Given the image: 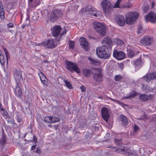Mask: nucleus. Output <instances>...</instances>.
Returning a JSON list of instances; mask_svg holds the SVG:
<instances>
[{
  "instance_id": "dca6fc26",
  "label": "nucleus",
  "mask_w": 156,
  "mask_h": 156,
  "mask_svg": "<svg viewBox=\"0 0 156 156\" xmlns=\"http://www.w3.org/2000/svg\"><path fill=\"white\" fill-rule=\"evenodd\" d=\"M117 153H120L121 154H126L127 153V150L129 149L121 145L120 146H117Z\"/></svg>"
},
{
  "instance_id": "a211bd4d",
  "label": "nucleus",
  "mask_w": 156,
  "mask_h": 156,
  "mask_svg": "<svg viewBox=\"0 0 156 156\" xmlns=\"http://www.w3.org/2000/svg\"><path fill=\"white\" fill-rule=\"evenodd\" d=\"M109 56V54H107L106 51L98 53V57L101 58L106 59L108 58Z\"/></svg>"
},
{
  "instance_id": "a878e982",
  "label": "nucleus",
  "mask_w": 156,
  "mask_h": 156,
  "mask_svg": "<svg viewBox=\"0 0 156 156\" xmlns=\"http://www.w3.org/2000/svg\"><path fill=\"white\" fill-rule=\"evenodd\" d=\"M108 50V48L105 45H103L102 47H98V50L99 52H105Z\"/></svg>"
},
{
  "instance_id": "423d86ee",
  "label": "nucleus",
  "mask_w": 156,
  "mask_h": 156,
  "mask_svg": "<svg viewBox=\"0 0 156 156\" xmlns=\"http://www.w3.org/2000/svg\"><path fill=\"white\" fill-rule=\"evenodd\" d=\"M140 44L144 46H148L152 44L154 41L153 39L147 36L143 37L140 41Z\"/></svg>"
},
{
  "instance_id": "9b49d317",
  "label": "nucleus",
  "mask_w": 156,
  "mask_h": 156,
  "mask_svg": "<svg viewBox=\"0 0 156 156\" xmlns=\"http://www.w3.org/2000/svg\"><path fill=\"white\" fill-rule=\"evenodd\" d=\"M102 116L104 120L107 122L110 117V114L107 108L105 107H103L101 110Z\"/></svg>"
},
{
  "instance_id": "cd10ccee",
  "label": "nucleus",
  "mask_w": 156,
  "mask_h": 156,
  "mask_svg": "<svg viewBox=\"0 0 156 156\" xmlns=\"http://www.w3.org/2000/svg\"><path fill=\"white\" fill-rule=\"evenodd\" d=\"M114 41L117 44L119 45L122 46L124 44L123 41L119 38L115 39Z\"/></svg>"
},
{
  "instance_id": "338daca9",
  "label": "nucleus",
  "mask_w": 156,
  "mask_h": 156,
  "mask_svg": "<svg viewBox=\"0 0 156 156\" xmlns=\"http://www.w3.org/2000/svg\"><path fill=\"white\" fill-rule=\"evenodd\" d=\"M122 0H118L117 1H118V2H120H120H121Z\"/></svg>"
},
{
  "instance_id": "ddd939ff",
  "label": "nucleus",
  "mask_w": 156,
  "mask_h": 156,
  "mask_svg": "<svg viewBox=\"0 0 156 156\" xmlns=\"http://www.w3.org/2000/svg\"><path fill=\"white\" fill-rule=\"evenodd\" d=\"M62 28L59 26H56L52 29V33L53 37H56L60 35Z\"/></svg>"
},
{
  "instance_id": "20e7f679",
  "label": "nucleus",
  "mask_w": 156,
  "mask_h": 156,
  "mask_svg": "<svg viewBox=\"0 0 156 156\" xmlns=\"http://www.w3.org/2000/svg\"><path fill=\"white\" fill-rule=\"evenodd\" d=\"M66 68L71 72L75 71L77 73H80V70L78 67L77 64L71 62H66Z\"/></svg>"
},
{
  "instance_id": "c756f323",
  "label": "nucleus",
  "mask_w": 156,
  "mask_h": 156,
  "mask_svg": "<svg viewBox=\"0 0 156 156\" xmlns=\"http://www.w3.org/2000/svg\"><path fill=\"white\" fill-rule=\"evenodd\" d=\"M122 140V138H121L119 139L116 138L114 140L115 143L116 144L118 145V146H120L121 144Z\"/></svg>"
},
{
  "instance_id": "8fccbe9b",
  "label": "nucleus",
  "mask_w": 156,
  "mask_h": 156,
  "mask_svg": "<svg viewBox=\"0 0 156 156\" xmlns=\"http://www.w3.org/2000/svg\"><path fill=\"white\" fill-rule=\"evenodd\" d=\"M149 9V7L148 6H145L143 8V10L145 12H147Z\"/></svg>"
},
{
  "instance_id": "4be33fe9",
  "label": "nucleus",
  "mask_w": 156,
  "mask_h": 156,
  "mask_svg": "<svg viewBox=\"0 0 156 156\" xmlns=\"http://www.w3.org/2000/svg\"><path fill=\"white\" fill-rule=\"evenodd\" d=\"M126 151L127 153L126 155H130V156H138L135 152L131 151L129 149H127Z\"/></svg>"
},
{
  "instance_id": "603ef678",
  "label": "nucleus",
  "mask_w": 156,
  "mask_h": 156,
  "mask_svg": "<svg viewBox=\"0 0 156 156\" xmlns=\"http://www.w3.org/2000/svg\"><path fill=\"white\" fill-rule=\"evenodd\" d=\"M110 99L112 101H115V102H116L118 104H119L120 105H122L123 103H122L121 102L119 101H118L117 100H115L112 98H110Z\"/></svg>"
},
{
  "instance_id": "49530a36",
  "label": "nucleus",
  "mask_w": 156,
  "mask_h": 156,
  "mask_svg": "<svg viewBox=\"0 0 156 156\" xmlns=\"http://www.w3.org/2000/svg\"><path fill=\"white\" fill-rule=\"evenodd\" d=\"M141 62L140 61V59H137L135 62V64L137 66L140 64Z\"/></svg>"
},
{
  "instance_id": "ea45409f",
  "label": "nucleus",
  "mask_w": 156,
  "mask_h": 156,
  "mask_svg": "<svg viewBox=\"0 0 156 156\" xmlns=\"http://www.w3.org/2000/svg\"><path fill=\"white\" fill-rule=\"evenodd\" d=\"M122 79V77L120 75H116L115 77V80L116 81H119Z\"/></svg>"
},
{
  "instance_id": "7c9ffc66",
  "label": "nucleus",
  "mask_w": 156,
  "mask_h": 156,
  "mask_svg": "<svg viewBox=\"0 0 156 156\" xmlns=\"http://www.w3.org/2000/svg\"><path fill=\"white\" fill-rule=\"evenodd\" d=\"M88 59L90 61V63L92 64V65H96L98 63L97 60L93 58L89 57L88 58Z\"/></svg>"
},
{
  "instance_id": "58836bf2",
  "label": "nucleus",
  "mask_w": 156,
  "mask_h": 156,
  "mask_svg": "<svg viewBox=\"0 0 156 156\" xmlns=\"http://www.w3.org/2000/svg\"><path fill=\"white\" fill-rule=\"evenodd\" d=\"M69 46L70 49H73L74 46V42L73 41H70L69 42Z\"/></svg>"
},
{
  "instance_id": "4468645a",
  "label": "nucleus",
  "mask_w": 156,
  "mask_h": 156,
  "mask_svg": "<svg viewBox=\"0 0 156 156\" xmlns=\"http://www.w3.org/2000/svg\"><path fill=\"white\" fill-rule=\"evenodd\" d=\"M116 21L117 24L121 26H123L125 24V18L122 15H119L116 16Z\"/></svg>"
},
{
  "instance_id": "6ab92c4d",
  "label": "nucleus",
  "mask_w": 156,
  "mask_h": 156,
  "mask_svg": "<svg viewBox=\"0 0 156 156\" xmlns=\"http://www.w3.org/2000/svg\"><path fill=\"white\" fill-rule=\"evenodd\" d=\"M120 119H122V125L124 126H126L128 123V120L126 117L124 115H122Z\"/></svg>"
},
{
  "instance_id": "bf43d9fd",
  "label": "nucleus",
  "mask_w": 156,
  "mask_h": 156,
  "mask_svg": "<svg viewBox=\"0 0 156 156\" xmlns=\"http://www.w3.org/2000/svg\"><path fill=\"white\" fill-rule=\"evenodd\" d=\"M46 79V77H45L44 78V79H40L42 82L43 83H44V82L45 81V80Z\"/></svg>"
},
{
  "instance_id": "1a4fd4ad",
  "label": "nucleus",
  "mask_w": 156,
  "mask_h": 156,
  "mask_svg": "<svg viewBox=\"0 0 156 156\" xmlns=\"http://www.w3.org/2000/svg\"><path fill=\"white\" fill-rule=\"evenodd\" d=\"M79 40L80 44L82 47L85 51H88L89 49V43L86 39L83 37H81L80 38Z\"/></svg>"
},
{
  "instance_id": "9d476101",
  "label": "nucleus",
  "mask_w": 156,
  "mask_h": 156,
  "mask_svg": "<svg viewBox=\"0 0 156 156\" xmlns=\"http://www.w3.org/2000/svg\"><path fill=\"white\" fill-rule=\"evenodd\" d=\"M114 57L119 60L124 58L126 57L125 54L122 51H118L117 50H114L113 53Z\"/></svg>"
},
{
  "instance_id": "680f3d73",
  "label": "nucleus",
  "mask_w": 156,
  "mask_h": 156,
  "mask_svg": "<svg viewBox=\"0 0 156 156\" xmlns=\"http://www.w3.org/2000/svg\"><path fill=\"white\" fill-rule=\"evenodd\" d=\"M120 67V68L122 69H123V65L122 64H120L119 65Z\"/></svg>"
},
{
  "instance_id": "0e129e2a",
  "label": "nucleus",
  "mask_w": 156,
  "mask_h": 156,
  "mask_svg": "<svg viewBox=\"0 0 156 156\" xmlns=\"http://www.w3.org/2000/svg\"><path fill=\"white\" fill-rule=\"evenodd\" d=\"M101 13L100 12H98V15L99 16H101Z\"/></svg>"
},
{
  "instance_id": "6e6552de",
  "label": "nucleus",
  "mask_w": 156,
  "mask_h": 156,
  "mask_svg": "<svg viewBox=\"0 0 156 156\" xmlns=\"http://www.w3.org/2000/svg\"><path fill=\"white\" fill-rule=\"evenodd\" d=\"M107 31L105 25L101 23L98 22V33L100 35L103 36L106 34Z\"/></svg>"
},
{
  "instance_id": "864d4df0",
  "label": "nucleus",
  "mask_w": 156,
  "mask_h": 156,
  "mask_svg": "<svg viewBox=\"0 0 156 156\" xmlns=\"http://www.w3.org/2000/svg\"><path fill=\"white\" fill-rule=\"evenodd\" d=\"M8 27L10 28H13L14 27V24L12 23H10L7 25Z\"/></svg>"
},
{
  "instance_id": "4c0bfd02",
  "label": "nucleus",
  "mask_w": 156,
  "mask_h": 156,
  "mask_svg": "<svg viewBox=\"0 0 156 156\" xmlns=\"http://www.w3.org/2000/svg\"><path fill=\"white\" fill-rule=\"evenodd\" d=\"M59 119L57 117H51V123H54L59 121Z\"/></svg>"
},
{
  "instance_id": "5fc2aeb1",
  "label": "nucleus",
  "mask_w": 156,
  "mask_h": 156,
  "mask_svg": "<svg viewBox=\"0 0 156 156\" xmlns=\"http://www.w3.org/2000/svg\"><path fill=\"white\" fill-rule=\"evenodd\" d=\"M112 150L114 152H117V147H113L112 148Z\"/></svg>"
},
{
  "instance_id": "79ce46f5",
  "label": "nucleus",
  "mask_w": 156,
  "mask_h": 156,
  "mask_svg": "<svg viewBox=\"0 0 156 156\" xmlns=\"http://www.w3.org/2000/svg\"><path fill=\"white\" fill-rule=\"evenodd\" d=\"M142 27L141 26H139L138 27V30L137 31V33L138 34H140L142 32Z\"/></svg>"
},
{
  "instance_id": "39448f33",
  "label": "nucleus",
  "mask_w": 156,
  "mask_h": 156,
  "mask_svg": "<svg viewBox=\"0 0 156 156\" xmlns=\"http://www.w3.org/2000/svg\"><path fill=\"white\" fill-rule=\"evenodd\" d=\"M39 45L48 48L55 47L57 44L52 39L49 40L39 44Z\"/></svg>"
},
{
  "instance_id": "412c9836",
  "label": "nucleus",
  "mask_w": 156,
  "mask_h": 156,
  "mask_svg": "<svg viewBox=\"0 0 156 156\" xmlns=\"http://www.w3.org/2000/svg\"><path fill=\"white\" fill-rule=\"evenodd\" d=\"M14 92L15 94L18 97L20 96L22 93L21 89L18 86L16 87Z\"/></svg>"
},
{
  "instance_id": "393cba45",
  "label": "nucleus",
  "mask_w": 156,
  "mask_h": 156,
  "mask_svg": "<svg viewBox=\"0 0 156 156\" xmlns=\"http://www.w3.org/2000/svg\"><path fill=\"white\" fill-rule=\"evenodd\" d=\"M140 101L144 102L147 100V95L144 94H140L139 97Z\"/></svg>"
},
{
  "instance_id": "5701e85b",
  "label": "nucleus",
  "mask_w": 156,
  "mask_h": 156,
  "mask_svg": "<svg viewBox=\"0 0 156 156\" xmlns=\"http://www.w3.org/2000/svg\"><path fill=\"white\" fill-rule=\"evenodd\" d=\"M0 62L2 65H4L5 63V59L4 55L0 50Z\"/></svg>"
},
{
  "instance_id": "c9c22d12",
  "label": "nucleus",
  "mask_w": 156,
  "mask_h": 156,
  "mask_svg": "<svg viewBox=\"0 0 156 156\" xmlns=\"http://www.w3.org/2000/svg\"><path fill=\"white\" fill-rule=\"evenodd\" d=\"M90 71L88 69H85L83 70L84 74L87 77H88L90 76Z\"/></svg>"
},
{
  "instance_id": "37998d69",
  "label": "nucleus",
  "mask_w": 156,
  "mask_h": 156,
  "mask_svg": "<svg viewBox=\"0 0 156 156\" xmlns=\"http://www.w3.org/2000/svg\"><path fill=\"white\" fill-rule=\"evenodd\" d=\"M1 110L2 111V114L4 116H6L7 115V112L4 108H1Z\"/></svg>"
},
{
  "instance_id": "3c124183",
  "label": "nucleus",
  "mask_w": 156,
  "mask_h": 156,
  "mask_svg": "<svg viewBox=\"0 0 156 156\" xmlns=\"http://www.w3.org/2000/svg\"><path fill=\"white\" fill-rule=\"evenodd\" d=\"M93 77L94 79L97 81L98 79V75L96 73H93Z\"/></svg>"
},
{
  "instance_id": "f03ea898",
  "label": "nucleus",
  "mask_w": 156,
  "mask_h": 156,
  "mask_svg": "<svg viewBox=\"0 0 156 156\" xmlns=\"http://www.w3.org/2000/svg\"><path fill=\"white\" fill-rule=\"evenodd\" d=\"M101 5L103 10L105 14H108L112 11V5L109 1L108 0L103 1L101 3Z\"/></svg>"
},
{
  "instance_id": "72a5a7b5",
  "label": "nucleus",
  "mask_w": 156,
  "mask_h": 156,
  "mask_svg": "<svg viewBox=\"0 0 156 156\" xmlns=\"http://www.w3.org/2000/svg\"><path fill=\"white\" fill-rule=\"evenodd\" d=\"M51 116H46L44 118V121L46 122L51 123Z\"/></svg>"
},
{
  "instance_id": "f3484780",
  "label": "nucleus",
  "mask_w": 156,
  "mask_h": 156,
  "mask_svg": "<svg viewBox=\"0 0 156 156\" xmlns=\"http://www.w3.org/2000/svg\"><path fill=\"white\" fill-rule=\"evenodd\" d=\"M112 40L109 37H107L105 38L102 41V44L105 45L109 46L112 44Z\"/></svg>"
},
{
  "instance_id": "c03bdc74",
  "label": "nucleus",
  "mask_w": 156,
  "mask_h": 156,
  "mask_svg": "<svg viewBox=\"0 0 156 156\" xmlns=\"http://www.w3.org/2000/svg\"><path fill=\"white\" fill-rule=\"evenodd\" d=\"M93 27L96 30L98 28V22L97 21H94L93 23Z\"/></svg>"
},
{
  "instance_id": "13d9d810",
  "label": "nucleus",
  "mask_w": 156,
  "mask_h": 156,
  "mask_svg": "<svg viewBox=\"0 0 156 156\" xmlns=\"http://www.w3.org/2000/svg\"><path fill=\"white\" fill-rule=\"evenodd\" d=\"M36 152L38 154H39L41 153V150L39 148H37L36 151Z\"/></svg>"
},
{
  "instance_id": "e2e57ef3",
  "label": "nucleus",
  "mask_w": 156,
  "mask_h": 156,
  "mask_svg": "<svg viewBox=\"0 0 156 156\" xmlns=\"http://www.w3.org/2000/svg\"><path fill=\"white\" fill-rule=\"evenodd\" d=\"M154 2H152V8H154Z\"/></svg>"
},
{
  "instance_id": "aec40b11",
  "label": "nucleus",
  "mask_w": 156,
  "mask_h": 156,
  "mask_svg": "<svg viewBox=\"0 0 156 156\" xmlns=\"http://www.w3.org/2000/svg\"><path fill=\"white\" fill-rule=\"evenodd\" d=\"M103 71L101 69H98V82L103 81Z\"/></svg>"
},
{
  "instance_id": "e433bc0d",
  "label": "nucleus",
  "mask_w": 156,
  "mask_h": 156,
  "mask_svg": "<svg viewBox=\"0 0 156 156\" xmlns=\"http://www.w3.org/2000/svg\"><path fill=\"white\" fill-rule=\"evenodd\" d=\"M139 130V127L138 126L134 124V125L133 130V134L138 131Z\"/></svg>"
},
{
  "instance_id": "c85d7f7f",
  "label": "nucleus",
  "mask_w": 156,
  "mask_h": 156,
  "mask_svg": "<svg viewBox=\"0 0 156 156\" xmlns=\"http://www.w3.org/2000/svg\"><path fill=\"white\" fill-rule=\"evenodd\" d=\"M6 141V137L3 134L1 135V137H0V143L2 144H5Z\"/></svg>"
},
{
  "instance_id": "0eeeda50",
  "label": "nucleus",
  "mask_w": 156,
  "mask_h": 156,
  "mask_svg": "<svg viewBox=\"0 0 156 156\" xmlns=\"http://www.w3.org/2000/svg\"><path fill=\"white\" fill-rule=\"evenodd\" d=\"M63 15L62 12L59 10H54L52 11L50 17L53 21L59 17H61Z\"/></svg>"
},
{
  "instance_id": "473e14b6",
  "label": "nucleus",
  "mask_w": 156,
  "mask_h": 156,
  "mask_svg": "<svg viewBox=\"0 0 156 156\" xmlns=\"http://www.w3.org/2000/svg\"><path fill=\"white\" fill-rule=\"evenodd\" d=\"M64 82L65 83L66 86L68 88L70 89L72 88V86L68 81L66 80H64Z\"/></svg>"
},
{
  "instance_id": "f257e3e1",
  "label": "nucleus",
  "mask_w": 156,
  "mask_h": 156,
  "mask_svg": "<svg viewBox=\"0 0 156 156\" xmlns=\"http://www.w3.org/2000/svg\"><path fill=\"white\" fill-rule=\"evenodd\" d=\"M139 15V13L136 12H127L126 16V23L131 24L133 23L135 21L138 19Z\"/></svg>"
},
{
  "instance_id": "4d7b16f0",
  "label": "nucleus",
  "mask_w": 156,
  "mask_h": 156,
  "mask_svg": "<svg viewBox=\"0 0 156 156\" xmlns=\"http://www.w3.org/2000/svg\"><path fill=\"white\" fill-rule=\"evenodd\" d=\"M66 32L67 31L66 29H64L63 30V31L61 34L60 36H62L64 34H65L66 33Z\"/></svg>"
},
{
  "instance_id": "774afa93",
  "label": "nucleus",
  "mask_w": 156,
  "mask_h": 156,
  "mask_svg": "<svg viewBox=\"0 0 156 156\" xmlns=\"http://www.w3.org/2000/svg\"><path fill=\"white\" fill-rule=\"evenodd\" d=\"M34 140H36L37 138L35 136H34Z\"/></svg>"
},
{
  "instance_id": "6e6d98bb",
  "label": "nucleus",
  "mask_w": 156,
  "mask_h": 156,
  "mask_svg": "<svg viewBox=\"0 0 156 156\" xmlns=\"http://www.w3.org/2000/svg\"><path fill=\"white\" fill-rule=\"evenodd\" d=\"M80 89L82 92H84L85 91V88L83 86H81Z\"/></svg>"
},
{
  "instance_id": "052dcab7",
  "label": "nucleus",
  "mask_w": 156,
  "mask_h": 156,
  "mask_svg": "<svg viewBox=\"0 0 156 156\" xmlns=\"http://www.w3.org/2000/svg\"><path fill=\"white\" fill-rule=\"evenodd\" d=\"M35 147H36V146H35V145H34L32 146L31 147V150H34V149H35Z\"/></svg>"
},
{
  "instance_id": "f704fd0d",
  "label": "nucleus",
  "mask_w": 156,
  "mask_h": 156,
  "mask_svg": "<svg viewBox=\"0 0 156 156\" xmlns=\"http://www.w3.org/2000/svg\"><path fill=\"white\" fill-rule=\"evenodd\" d=\"M3 50L5 51L6 57L7 59V62H8V59L9 58V52L5 48L3 47Z\"/></svg>"
},
{
  "instance_id": "7ed1b4c3",
  "label": "nucleus",
  "mask_w": 156,
  "mask_h": 156,
  "mask_svg": "<svg viewBox=\"0 0 156 156\" xmlns=\"http://www.w3.org/2000/svg\"><path fill=\"white\" fill-rule=\"evenodd\" d=\"M82 11L83 13L85 16H97V11L96 9L94 8H83L82 9Z\"/></svg>"
},
{
  "instance_id": "a18cd8bd",
  "label": "nucleus",
  "mask_w": 156,
  "mask_h": 156,
  "mask_svg": "<svg viewBox=\"0 0 156 156\" xmlns=\"http://www.w3.org/2000/svg\"><path fill=\"white\" fill-rule=\"evenodd\" d=\"M154 94H150L147 95V100H151L153 99V97H154Z\"/></svg>"
},
{
  "instance_id": "de8ad7c7",
  "label": "nucleus",
  "mask_w": 156,
  "mask_h": 156,
  "mask_svg": "<svg viewBox=\"0 0 156 156\" xmlns=\"http://www.w3.org/2000/svg\"><path fill=\"white\" fill-rule=\"evenodd\" d=\"M38 75L40 77V79H44V78L45 76L44 75V74L41 72L40 73H38Z\"/></svg>"
},
{
  "instance_id": "a19ab883",
  "label": "nucleus",
  "mask_w": 156,
  "mask_h": 156,
  "mask_svg": "<svg viewBox=\"0 0 156 156\" xmlns=\"http://www.w3.org/2000/svg\"><path fill=\"white\" fill-rule=\"evenodd\" d=\"M120 4V2H118V1H117L116 3L114 5L113 7L122 8V5L120 6L119 5Z\"/></svg>"
},
{
  "instance_id": "69168bd1",
  "label": "nucleus",
  "mask_w": 156,
  "mask_h": 156,
  "mask_svg": "<svg viewBox=\"0 0 156 156\" xmlns=\"http://www.w3.org/2000/svg\"><path fill=\"white\" fill-rule=\"evenodd\" d=\"M96 53L98 55V48H96Z\"/></svg>"
},
{
  "instance_id": "b1692460",
  "label": "nucleus",
  "mask_w": 156,
  "mask_h": 156,
  "mask_svg": "<svg viewBox=\"0 0 156 156\" xmlns=\"http://www.w3.org/2000/svg\"><path fill=\"white\" fill-rule=\"evenodd\" d=\"M0 17L1 19H3L5 18L4 10L3 6H0Z\"/></svg>"
},
{
  "instance_id": "f8f14e48",
  "label": "nucleus",
  "mask_w": 156,
  "mask_h": 156,
  "mask_svg": "<svg viewBox=\"0 0 156 156\" xmlns=\"http://www.w3.org/2000/svg\"><path fill=\"white\" fill-rule=\"evenodd\" d=\"M147 21H149L152 23L156 22V14L154 12H151L149 13L146 17Z\"/></svg>"
},
{
  "instance_id": "bb28decb",
  "label": "nucleus",
  "mask_w": 156,
  "mask_h": 156,
  "mask_svg": "<svg viewBox=\"0 0 156 156\" xmlns=\"http://www.w3.org/2000/svg\"><path fill=\"white\" fill-rule=\"evenodd\" d=\"M136 92L134 91H133L129 94V95L127 97H123V99H127L131 97H134L136 96Z\"/></svg>"
},
{
  "instance_id": "2eb2a0df",
  "label": "nucleus",
  "mask_w": 156,
  "mask_h": 156,
  "mask_svg": "<svg viewBox=\"0 0 156 156\" xmlns=\"http://www.w3.org/2000/svg\"><path fill=\"white\" fill-rule=\"evenodd\" d=\"M14 76L16 82H19L22 78L21 72L20 71L15 70L14 73Z\"/></svg>"
},
{
  "instance_id": "09e8293b",
  "label": "nucleus",
  "mask_w": 156,
  "mask_h": 156,
  "mask_svg": "<svg viewBox=\"0 0 156 156\" xmlns=\"http://www.w3.org/2000/svg\"><path fill=\"white\" fill-rule=\"evenodd\" d=\"M134 55V52H133L131 50H130L129 51V52L128 54V55L130 57H132Z\"/></svg>"
},
{
  "instance_id": "2f4dec72",
  "label": "nucleus",
  "mask_w": 156,
  "mask_h": 156,
  "mask_svg": "<svg viewBox=\"0 0 156 156\" xmlns=\"http://www.w3.org/2000/svg\"><path fill=\"white\" fill-rule=\"evenodd\" d=\"M132 6V3L131 2H128L127 4H125L124 5H122V8H129L131 7Z\"/></svg>"
}]
</instances>
